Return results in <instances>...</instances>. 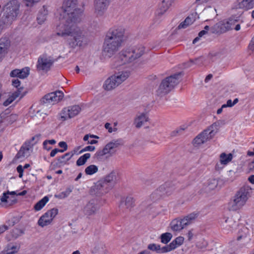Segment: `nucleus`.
Masks as SVG:
<instances>
[{"label":"nucleus","mask_w":254,"mask_h":254,"mask_svg":"<svg viewBox=\"0 0 254 254\" xmlns=\"http://www.w3.org/2000/svg\"><path fill=\"white\" fill-rule=\"evenodd\" d=\"M56 17L64 20L56 27V34L62 37H68V43L71 48L77 46L79 41V8L78 0H65L57 9Z\"/></svg>","instance_id":"obj_1"},{"label":"nucleus","mask_w":254,"mask_h":254,"mask_svg":"<svg viewBox=\"0 0 254 254\" xmlns=\"http://www.w3.org/2000/svg\"><path fill=\"white\" fill-rule=\"evenodd\" d=\"M144 53V47L141 45L137 46L121 52L118 59H114V61L118 62L117 64L113 65V68L130 63L140 57Z\"/></svg>","instance_id":"obj_2"},{"label":"nucleus","mask_w":254,"mask_h":254,"mask_svg":"<svg viewBox=\"0 0 254 254\" xmlns=\"http://www.w3.org/2000/svg\"><path fill=\"white\" fill-rule=\"evenodd\" d=\"M116 181V176H106L91 187L90 192L93 195L102 196L113 188Z\"/></svg>","instance_id":"obj_3"},{"label":"nucleus","mask_w":254,"mask_h":254,"mask_svg":"<svg viewBox=\"0 0 254 254\" xmlns=\"http://www.w3.org/2000/svg\"><path fill=\"white\" fill-rule=\"evenodd\" d=\"M252 193V188L248 186L241 188L235 193L233 201L230 203V209L233 211L242 208L246 204Z\"/></svg>","instance_id":"obj_4"},{"label":"nucleus","mask_w":254,"mask_h":254,"mask_svg":"<svg viewBox=\"0 0 254 254\" xmlns=\"http://www.w3.org/2000/svg\"><path fill=\"white\" fill-rule=\"evenodd\" d=\"M19 4L17 0H12L8 2L3 9V14L0 23L8 26L15 20L19 11Z\"/></svg>","instance_id":"obj_5"},{"label":"nucleus","mask_w":254,"mask_h":254,"mask_svg":"<svg viewBox=\"0 0 254 254\" xmlns=\"http://www.w3.org/2000/svg\"><path fill=\"white\" fill-rule=\"evenodd\" d=\"M219 127L218 122L214 123L194 138L192 142L193 145L197 146L210 140L218 132Z\"/></svg>","instance_id":"obj_6"},{"label":"nucleus","mask_w":254,"mask_h":254,"mask_svg":"<svg viewBox=\"0 0 254 254\" xmlns=\"http://www.w3.org/2000/svg\"><path fill=\"white\" fill-rule=\"evenodd\" d=\"M181 75V73L179 72L164 79L156 91L157 95L162 96L168 93L179 83V77Z\"/></svg>","instance_id":"obj_7"},{"label":"nucleus","mask_w":254,"mask_h":254,"mask_svg":"<svg viewBox=\"0 0 254 254\" xmlns=\"http://www.w3.org/2000/svg\"><path fill=\"white\" fill-rule=\"evenodd\" d=\"M181 75V73L179 72L164 79L156 91L157 95L162 96L168 93L179 83V77Z\"/></svg>","instance_id":"obj_8"},{"label":"nucleus","mask_w":254,"mask_h":254,"mask_svg":"<svg viewBox=\"0 0 254 254\" xmlns=\"http://www.w3.org/2000/svg\"><path fill=\"white\" fill-rule=\"evenodd\" d=\"M125 33V29L123 26L116 25L109 29L104 39L122 44Z\"/></svg>","instance_id":"obj_9"},{"label":"nucleus","mask_w":254,"mask_h":254,"mask_svg":"<svg viewBox=\"0 0 254 254\" xmlns=\"http://www.w3.org/2000/svg\"><path fill=\"white\" fill-rule=\"evenodd\" d=\"M198 216V214L192 213L182 219H175L171 224L172 229L175 231H180L185 228L187 226L192 223V221Z\"/></svg>","instance_id":"obj_10"},{"label":"nucleus","mask_w":254,"mask_h":254,"mask_svg":"<svg viewBox=\"0 0 254 254\" xmlns=\"http://www.w3.org/2000/svg\"><path fill=\"white\" fill-rule=\"evenodd\" d=\"M64 93L60 91L51 92L45 95L41 100L42 105L52 106L60 102L64 98Z\"/></svg>","instance_id":"obj_11"},{"label":"nucleus","mask_w":254,"mask_h":254,"mask_svg":"<svg viewBox=\"0 0 254 254\" xmlns=\"http://www.w3.org/2000/svg\"><path fill=\"white\" fill-rule=\"evenodd\" d=\"M121 45L116 42L104 39L102 47V56L108 58L112 57L119 51Z\"/></svg>","instance_id":"obj_12"},{"label":"nucleus","mask_w":254,"mask_h":254,"mask_svg":"<svg viewBox=\"0 0 254 254\" xmlns=\"http://www.w3.org/2000/svg\"><path fill=\"white\" fill-rule=\"evenodd\" d=\"M174 190L175 188L172 183L167 182L156 190L151 196L154 200H156L161 197L171 195Z\"/></svg>","instance_id":"obj_13"},{"label":"nucleus","mask_w":254,"mask_h":254,"mask_svg":"<svg viewBox=\"0 0 254 254\" xmlns=\"http://www.w3.org/2000/svg\"><path fill=\"white\" fill-rule=\"evenodd\" d=\"M59 210L56 208L48 210L42 215L38 221L39 226L44 227L51 224L53 219L58 214Z\"/></svg>","instance_id":"obj_14"},{"label":"nucleus","mask_w":254,"mask_h":254,"mask_svg":"<svg viewBox=\"0 0 254 254\" xmlns=\"http://www.w3.org/2000/svg\"><path fill=\"white\" fill-rule=\"evenodd\" d=\"M101 205L97 199H92L89 200L84 206L83 212L87 217L94 216L99 211Z\"/></svg>","instance_id":"obj_15"},{"label":"nucleus","mask_w":254,"mask_h":254,"mask_svg":"<svg viewBox=\"0 0 254 254\" xmlns=\"http://www.w3.org/2000/svg\"><path fill=\"white\" fill-rule=\"evenodd\" d=\"M240 217V215L238 213L230 217H224L223 218L224 221L221 222L224 229L228 231L235 229L238 226Z\"/></svg>","instance_id":"obj_16"},{"label":"nucleus","mask_w":254,"mask_h":254,"mask_svg":"<svg viewBox=\"0 0 254 254\" xmlns=\"http://www.w3.org/2000/svg\"><path fill=\"white\" fill-rule=\"evenodd\" d=\"M79 112V106L73 105L64 108L61 112L60 119L64 121L77 116Z\"/></svg>","instance_id":"obj_17"},{"label":"nucleus","mask_w":254,"mask_h":254,"mask_svg":"<svg viewBox=\"0 0 254 254\" xmlns=\"http://www.w3.org/2000/svg\"><path fill=\"white\" fill-rule=\"evenodd\" d=\"M54 63L53 59L46 55H43L39 57L37 64L39 70H48Z\"/></svg>","instance_id":"obj_18"},{"label":"nucleus","mask_w":254,"mask_h":254,"mask_svg":"<svg viewBox=\"0 0 254 254\" xmlns=\"http://www.w3.org/2000/svg\"><path fill=\"white\" fill-rule=\"evenodd\" d=\"M109 4V0H95V13L98 16H102L106 11Z\"/></svg>","instance_id":"obj_19"},{"label":"nucleus","mask_w":254,"mask_h":254,"mask_svg":"<svg viewBox=\"0 0 254 254\" xmlns=\"http://www.w3.org/2000/svg\"><path fill=\"white\" fill-rule=\"evenodd\" d=\"M242 22H243L242 17L235 16L230 17L225 23L228 30L235 29L236 31H239L240 29V24Z\"/></svg>","instance_id":"obj_20"},{"label":"nucleus","mask_w":254,"mask_h":254,"mask_svg":"<svg viewBox=\"0 0 254 254\" xmlns=\"http://www.w3.org/2000/svg\"><path fill=\"white\" fill-rule=\"evenodd\" d=\"M10 42L6 38L0 39V59L1 60L7 55L9 51Z\"/></svg>","instance_id":"obj_21"},{"label":"nucleus","mask_w":254,"mask_h":254,"mask_svg":"<svg viewBox=\"0 0 254 254\" xmlns=\"http://www.w3.org/2000/svg\"><path fill=\"white\" fill-rule=\"evenodd\" d=\"M20 245L19 243L14 242L8 244L4 251L0 253V254H14L20 250Z\"/></svg>","instance_id":"obj_22"},{"label":"nucleus","mask_w":254,"mask_h":254,"mask_svg":"<svg viewBox=\"0 0 254 254\" xmlns=\"http://www.w3.org/2000/svg\"><path fill=\"white\" fill-rule=\"evenodd\" d=\"M228 30L226 23L220 21L210 27V32L213 34H220Z\"/></svg>","instance_id":"obj_23"},{"label":"nucleus","mask_w":254,"mask_h":254,"mask_svg":"<svg viewBox=\"0 0 254 254\" xmlns=\"http://www.w3.org/2000/svg\"><path fill=\"white\" fill-rule=\"evenodd\" d=\"M222 184V181H218L215 179H209L207 183V185L203 189L204 191L206 193H209L217 186H219L220 187Z\"/></svg>","instance_id":"obj_24"},{"label":"nucleus","mask_w":254,"mask_h":254,"mask_svg":"<svg viewBox=\"0 0 254 254\" xmlns=\"http://www.w3.org/2000/svg\"><path fill=\"white\" fill-rule=\"evenodd\" d=\"M235 7L244 10L251 9L254 7V0H238Z\"/></svg>","instance_id":"obj_25"},{"label":"nucleus","mask_w":254,"mask_h":254,"mask_svg":"<svg viewBox=\"0 0 254 254\" xmlns=\"http://www.w3.org/2000/svg\"><path fill=\"white\" fill-rule=\"evenodd\" d=\"M119 85L118 82L112 75L105 81L103 87L105 90L110 91L116 88Z\"/></svg>","instance_id":"obj_26"},{"label":"nucleus","mask_w":254,"mask_h":254,"mask_svg":"<svg viewBox=\"0 0 254 254\" xmlns=\"http://www.w3.org/2000/svg\"><path fill=\"white\" fill-rule=\"evenodd\" d=\"M79 154V147H76L73 150L65 153L59 159V162L62 164H65L72 157L78 155Z\"/></svg>","instance_id":"obj_27"},{"label":"nucleus","mask_w":254,"mask_h":254,"mask_svg":"<svg viewBox=\"0 0 254 254\" xmlns=\"http://www.w3.org/2000/svg\"><path fill=\"white\" fill-rule=\"evenodd\" d=\"M130 74V71L128 70H123L116 72L113 75L119 85H120L129 76Z\"/></svg>","instance_id":"obj_28"},{"label":"nucleus","mask_w":254,"mask_h":254,"mask_svg":"<svg viewBox=\"0 0 254 254\" xmlns=\"http://www.w3.org/2000/svg\"><path fill=\"white\" fill-rule=\"evenodd\" d=\"M148 117L146 113H142L137 115L134 119V124L136 128H140L146 122L148 121Z\"/></svg>","instance_id":"obj_29"},{"label":"nucleus","mask_w":254,"mask_h":254,"mask_svg":"<svg viewBox=\"0 0 254 254\" xmlns=\"http://www.w3.org/2000/svg\"><path fill=\"white\" fill-rule=\"evenodd\" d=\"M31 149L30 142H25L21 147L20 150L16 155L17 158L27 157L30 154V151Z\"/></svg>","instance_id":"obj_30"},{"label":"nucleus","mask_w":254,"mask_h":254,"mask_svg":"<svg viewBox=\"0 0 254 254\" xmlns=\"http://www.w3.org/2000/svg\"><path fill=\"white\" fill-rule=\"evenodd\" d=\"M29 74V67H25L22 69H14L11 71L10 75L11 77H18L23 79L26 77Z\"/></svg>","instance_id":"obj_31"},{"label":"nucleus","mask_w":254,"mask_h":254,"mask_svg":"<svg viewBox=\"0 0 254 254\" xmlns=\"http://www.w3.org/2000/svg\"><path fill=\"white\" fill-rule=\"evenodd\" d=\"M124 140L121 138L112 140L105 145L109 153H110L114 149L118 148L120 146L123 145Z\"/></svg>","instance_id":"obj_32"},{"label":"nucleus","mask_w":254,"mask_h":254,"mask_svg":"<svg viewBox=\"0 0 254 254\" xmlns=\"http://www.w3.org/2000/svg\"><path fill=\"white\" fill-rule=\"evenodd\" d=\"M134 200L130 196H127L126 198L121 200L120 207L123 209H130L134 206Z\"/></svg>","instance_id":"obj_33"},{"label":"nucleus","mask_w":254,"mask_h":254,"mask_svg":"<svg viewBox=\"0 0 254 254\" xmlns=\"http://www.w3.org/2000/svg\"><path fill=\"white\" fill-rule=\"evenodd\" d=\"M48 10L47 8L44 6L39 10L37 15V21L38 24L40 25L43 24L46 20Z\"/></svg>","instance_id":"obj_34"},{"label":"nucleus","mask_w":254,"mask_h":254,"mask_svg":"<svg viewBox=\"0 0 254 254\" xmlns=\"http://www.w3.org/2000/svg\"><path fill=\"white\" fill-rule=\"evenodd\" d=\"M173 0H162L160 6L159 14H164L171 5Z\"/></svg>","instance_id":"obj_35"},{"label":"nucleus","mask_w":254,"mask_h":254,"mask_svg":"<svg viewBox=\"0 0 254 254\" xmlns=\"http://www.w3.org/2000/svg\"><path fill=\"white\" fill-rule=\"evenodd\" d=\"M49 200V197L48 196H45L35 204L34 206L35 210L37 211L41 210L45 206Z\"/></svg>","instance_id":"obj_36"},{"label":"nucleus","mask_w":254,"mask_h":254,"mask_svg":"<svg viewBox=\"0 0 254 254\" xmlns=\"http://www.w3.org/2000/svg\"><path fill=\"white\" fill-rule=\"evenodd\" d=\"M20 96L22 97L23 95H20V91L18 90L13 92L3 103V105L7 106L11 104L17 97Z\"/></svg>","instance_id":"obj_37"},{"label":"nucleus","mask_w":254,"mask_h":254,"mask_svg":"<svg viewBox=\"0 0 254 254\" xmlns=\"http://www.w3.org/2000/svg\"><path fill=\"white\" fill-rule=\"evenodd\" d=\"M89 41V33L87 31H80V47L85 46Z\"/></svg>","instance_id":"obj_38"},{"label":"nucleus","mask_w":254,"mask_h":254,"mask_svg":"<svg viewBox=\"0 0 254 254\" xmlns=\"http://www.w3.org/2000/svg\"><path fill=\"white\" fill-rule=\"evenodd\" d=\"M233 158V155L231 153L228 154L225 153H222L220 156V162L221 165H226L230 162Z\"/></svg>","instance_id":"obj_39"},{"label":"nucleus","mask_w":254,"mask_h":254,"mask_svg":"<svg viewBox=\"0 0 254 254\" xmlns=\"http://www.w3.org/2000/svg\"><path fill=\"white\" fill-rule=\"evenodd\" d=\"M194 20L195 19L193 18L192 15L191 16H189L185 19V20L183 22H181L179 24L177 28L178 29L186 28L189 25L192 24L194 21Z\"/></svg>","instance_id":"obj_40"},{"label":"nucleus","mask_w":254,"mask_h":254,"mask_svg":"<svg viewBox=\"0 0 254 254\" xmlns=\"http://www.w3.org/2000/svg\"><path fill=\"white\" fill-rule=\"evenodd\" d=\"M72 190V188L71 187H69L67 188V189L59 194H55L54 196L58 199H62L67 197L70 193L71 192Z\"/></svg>","instance_id":"obj_41"},{"label":"nucleus","mask_w":254,"mask_h":254,"mask_svg":"<svg viewBox=\"0 0 254 254\" xmlns=\"http://www.w3.org/2000/svg\"><path fill=\"white\" fill-rule=\"evenodd\" d=\"M250 233L249 229L245 227L242 226V228L239 230V236L237 238L238 240L246 237Z\"/></svg>","instance_id":"obj_42"},{"label":"nucleus","mask_w":254,"mask_h":254,"mask_svg":"<svg viewBox=\"0 0 254 254\" xmlns=\"http://www.w3.org/2000/svg\"><path fill=\"white\" fill-rule=\"evenodd\" d=\"M109 153L107 149L105 146L102 150H98L94 154V158L96 160H100L104 155Z\"/></svg>","instance_id":"obj_43"},{"label":"nucleus","mask_w":254,"mask_h":254,"mask_svg":"<svg viewBox=\"0 0 254 254\" xmlns=\"http://www.w3.org/2000/svg\"><path fill=\"white\" fill-rule=\"evenodd\" d=\"M172 237V234L170 233H163L160 236L161 242L163 244H167L170 241Z\"/></svg>","instance_id":"obj_44"},{"label":"nucleus","mask_w":254,"mask_h":254,"mask_svg":"<svg viewBox=\"0 0 254 254\" xmlns=\"http://www.w3.org/2000/svg\"><path fill=\"white\" fill-rule=\"evenodd\" d=\"M98 171V167L94 165H91L85 169L86 175H92L96 173Z\"/></svg>","instance_id":"obj_45"},{"label":"nucleus","mask_w":254,"mask_h":254,"mask_svg":"<svg viewBox=\"0 0 254 254\" xmlns=\"http://www.w3.org/2000/svg\"><path fill=\"white\" fill-rule=\"evenodd\" d=\"M160 253H165L169 252H170L173 250H174V245L173 244H170L168 245H166L164 247H163L162 248L160 247Z\"/></svg>","instance_id":"obj_46"},{"label":"nucleus","mask_w":254,"mask_h":254,"mask_svg":"<svg viewBox=\"0 0 254 254\" xmlns=\"http://www.w3.org/2000/svg\"><path fill=\"white\" fill-rule=\"evenodd\" d=\"M186 129L187 127H186L185 126H182L180 127L177 128L176 130L173 131L171 132V135L172 136H176L182 134L183 131Z\"/></svg>","instance_id":"obj_47"},{"label":"nucleus","mask_w":254,"mask_h":254,"mask_svg":"<svg viewBox=\"0 0 254 254\" xmlns=\"http://www.w3.org/2000/svg\"><path fill=\"white\" fill-rule=\"evenodd\" d=\"M184 239L182 237H178L173 240L171 244H173L174 245V249L177 247L181 245L184 242Z\"/></svg>","instance_id":"obj_48"},{"label":"nucleus","mask_w":254,"mask_h":254,"mask_svg":"<svg viewBox=\"0 0 254 254\" xmlns=\"http://www.w3.org/2000/svg\"><path fill=\"white\" fill-rule=\"evenodd\" d=\"M91 252L93 254H101L103 253V248L102 245H98L94 247Z\"/></svg>","instance_id":"obj_49"},{"label":"nucleus","mask_w":254,"mask_h":254,"mask_svg":"<svg viewBox=\"0 0 254 254\" xmlns=\"http://www.w3.org/2000/svg\"><path fill=\"white\" fill-rule=\"evenodd\" d=\"M160 246L156 244H150L148 245L147 248L148 250L156 252L159 254Z\"/></svg>","instance_id":"obj_50"},{"label":"nucleus","mask_w":254,"mask_h":254,"mask_svg":"<svg viewBox=\"0 0 254 254\" xmlns=\"http://www.w3.org/2000/svg\"><path fill=\"white\" fill-rule=\"evenodd\" d=\"M12 85L17 88V90H19L20 91V95H21V90L23 89V88H22L20 86V82L18 79H14L12 81Z\"/></svg>","instance_id":"obj_51"},{"label":"nucleus","mask_w":254,"mask_h":254,"mask_svg":"<svg viewBox=\"0 0 254 254\" xmlns=\"http://www.w3.org/2000/svg\"><path fill=\"white\" fill-rule=\"evenodd\" d=\"M17 119V116L16 114H11L9 116H8L6 118V121L9 124H12L15 121H16Z\"/></svg>","instance_id":"obj_52"},{"label":"nucleus","mask_w":254,"mask_h":254,"mask_svg":"<svg viewBox=\"0 0 254 254\" xmlns=\"http://www.w3.org/2000/svg\"><path fill=\"white\" fill-rule=\"evenodd\" d=\"M90 156L91 155L89 153H87L80 156V165L84 164L87 160L90 157Z\"/></svg>","instance_id":"obj_53"},{"label":"nucleus","mask_w":254,"mask_h":254,"mask_svg":"<svg viewBox=\"0 0 254 254\" xmlns=\"http://www.w3.org/2000/svg\"><path fill=\"white\" fill-rule=\"evenodd\" d=\"M41 0H24L25 5L28 7H32L35 4L37 3Z\"/></svg>","instance_id":"obj_54"},{"label":"nucleus","mask_w":254,"mask_h":254,"mask_svg":"<svg viewBox=\"0 0 254 254\" xmlns=\"http://www.w3.org/2000/svg\"><path fill=\"white\" fill-rule=\"evenodd\" d=\"M90 136L89 134L85 135L83 137V140L85 141H87V144H96L98 142V141L96 140L89 139Z\"/></svg>","instance_id":"obj_55"},{"label":"nucleus","mask_w":254,"mask_h":254,"mask_svg":"<svg viewBox=\"0 0 254 254\" xmlns=\"http://www.w3.org/2000/svg\"><path fill=\"white\" fill-rule=\"evenodd\" d=\"M220 54L218 52H212L209 54V58L212 62L215 61L218 58H219Z\"/></svg>","instance_id":"obj_56"},{"label":"nucleus","mask_w":254,"mask_h":254,"mask_svg":"<svg viewBox=\"0 0 254 254\" xmlns=\"http://www.w3.org/2000/svg\"><path fill=\"white\" fill-rule=\"evenodd\" d=\"M9 192L7 193H3L2 195L0 197V200L2 202H9Z\"/></svg>","instance_id":"obj_57"},{"label":"nucleus","mask_w":254,"mask_h":254,"mask_svg":"<svg viewBox=\"0 0 254 254\" xmlns=\"http://www.w3.org/2000/svg\"><path fill=\"white\" fill-rule=\"evenodd\" d=\"M59 146L62 148V149H60V152H64L67 149V143L64 141H61L59 143Z\"/></svg>","instance_id":"obj_58"},{"label":"nucleus","mask_w":254,"mask_h":254,"mask_svg":"<svg viewBox=\"0 0 254 254\" xmlns=\"http://www.w3.org/2000/svg\"><path fill=\"white\" fill-rule=\"evenodd\" d=\"M204 12L206 14H211V16H210V17H211L215 15L216 10L214 8H212L211 7L205 9Z\"/></svg>","instance_id":"obj_59"},{"label":"nucleus","mask_w":254,"mask_h":254,"mask_svg":"<svg viewBox=\"0 0 254 254\" xmlns=\"http://www.w3.org/2000/svg\"><path fill=\"white\" fill-rule=\"evenodd\" d=\"M105 127L108 130V132L110 133H111L113 131H116L117 130V128H114V129H113L111 126V124L109 123H107L105 124Z\"/></svg>","instance_id":"obj_60"},{"label":"nucleus","mask_w":254,"mask_h":254,"mask_svg":"<svg viewBox=\"0 0 254 254\" xmlns=\"http://www.w3.org/2000/svg\"><path fill=\"white\" fill-rule=\"evenodd\" d=\"M95 147L93 146H87L80 150V153L87 151H93L95 150Z\"/></svg>","instance_id":"obj_61"},{"label":"nucleus","mask_w":254,"mask_h":254,"mask_svg":"<svg viewBox=\"0 0 254 254\" xmlns=\"http://www.w3.org/2000/svg\"><path fill=\"white\" fill-rule=\"evenodd\" d=\"M56 143V141L55 139H51V140H46L44 141L43 145L50 144H54Z\"/></svg>","instance_id":"obj_62"},{"label":"nucleus","mask_w":254,"mask_h":254,"mask_svg":"<svg viewBox=\"0 0 254 254\" xmlns=\"http://www.w3.org/2000/svg\"><path fill=\"white\" fill-rule=\"evenodd\" d=\"M190 63L191 64H199L202 63L201 58H197V59H195L194 60H190Z\"/></svg>","instance_id":"obj_63"},{"label":"nucleus","mask_w":254,"mask_h":254,"mask_svg":"<svg viewBox=\"0 0 254 254\" xmlns=\"http://www.w3.org/2000/svg\"><path fill=\"white\" fill-rule=\"evenodd\" d=\"M249 48L252 51H254V36L251 40V41L249 45Z\"/></svg>","instance_id":"obj_64"}]
</instances>
